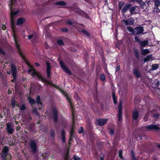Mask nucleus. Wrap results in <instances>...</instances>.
Returning a JSON list of instances; mask_svg holds the SVG:
<instances>
[{"mask_svg": "<svg viewBox=\"0 0 160 160\" xmlns=\"http://www.w3.org/2000/svg\"><path fill=\"white\" fill-rule=\"evenodd\" d=\"M10 7L11 9L10 17L11 22V27L12 30L13 32V35L14 39V41L16 44V47L18 51L19 54L20 55L22 58L24 59V57L23 56L21 51L20 46L18 43V42L17 37L15 33V25L14 19H15V16L19 12L18 11H17L15 12H13L12 8L10 6Z\"/></svg>", "mask_w": 160, "mask_h": 160, "instance_id": "nucleus-1", "label": "nucleus"}, {"mask_svg": "<svg viewBox=\"0 0 160 160\" xmlns=\"http://www.w3.org/2000/svg\"><path fill=\"white\" fill-rule=\"evenodd\" d=\"M27 64L30 68V69L28 71V72L29 74H31V75L33 77H37L39 79L41 80L43 82H46L49 84H51V83L46 79L42 77L40 73L36 71L34 69L33 67L30 64L28 63Z\"/></svg>", "mask_w": 160, "mask_h": 160, "instance_id": "nucleus-2", "label": "nucleus"}, {"mask_svg": "<svg viewBox=\"0 0 160 160\" xmlns=\"http://www.w3.org/2000/svg\"><path fill=\"white\" fill-rule=\"evenodd\" d=\"M8 148L4 146L2 149V152L1 153L2 158L5 160H9L11 158V155L8 153Z\"/></svg>", "mask_w": 160, "mask_h": 160, "instance_id": "nucleus-3", "label": "nucleus"}, {"mask_svg": "<svg viewBox=\"0 0 160 160\" xmlns=\"http://www.w3.org/2000/svg\"><path fill=\"white\" fill-rule=\"evenodd\" d=\"M7 128L6 130L8 133L11 134L14 131L13 127L11 124L8 122L6 124Z\"/></svg>", "mask_w": 160, "mask_h": 160, "instance_id": "nucleus-4", "label": "nucleus"}, {"mask_svg": "<svg viewBox=\"0 0 160 160\" xmlns=\"http://www.w3.org/2000/svg\"><path fill=\"white\" fill-rule=\"evenodd\" d=\"M122 102H120L119 104V110L118 112V120L119 121H121L122 119Z\"/></svg>", "mask_w": 160, "mask_h": 160, "instance_id": "nucleus-5", "label": "nucleus"}, {"mask_svg": "<svg viewBox=\"0 0 160 160\" xmlns=\"http://www.w3.org/2000/svg\"><path fill=\"white\" fill-rule=\"evenodd\" d=\"M59 63L62 69L66 72L69 74H71V72L66 67L62 61H59Z\"/></svg>", "mask_w": 160, "mask_h": 160, "instance_id": "nucleus-6", "label": "nucleus"}, {"mask_svg": "<svg viewBox=\"0 0 160 160\" xmlns=\"http://www.w3.org/2000/svg\"><path fill=\"white\" fill-rule=\"evenodd\" d=\"M108 121L107 119H102L98 120L96 122L98 125L102 126L105 124Z\"/></svg>", "mask_w": 160, "mask_h": 160, "instance_id": "nucleus-7", "label": "nucleus"}, {"mask_svg": "<svg viewBox=\"0 0 160 160\" xmlns=\"http://www.w3.org/2000/svg\"><path fill=\"white\" fill-rule=\"evenodd\" d=\"M134 30L136 34H142L144 31L143 27L141 26L136 27Z\"/></svg>", "mask_w": 160, "mask_h": 160, "instance_id": "nucleus-8", "label": "nucleus"}, {"mask_svg": "<svg viewBox=\"0 0 160 160\" xmlns=\"http://www.w3.org/2000/svg\"><path fill=\"white\" fill-rule=\"evenodd\" d=\"M122 22L125 25H132L134 23V20L132 18H129L127 20H124Z\"/></svg>", "mask_w": 160, "mask_h": 160, "instance_id": "nucleus-9", "label": "nucleus"}, {"mask_svg": "<svg viewBox=\"0 0 160 160\" xmlns=\"http://www.w3.org/2000/svg\"><path fill=\"white\" fill-rule=\"evenodd\" d=\"M30 145L32 152H35L37 149L36 143L34 141H32L31 142Z\"/></svg>", "mask_w": 160, "mask_h": 160, "instance_id": "nucleus-10", "label": "nucleus"}, {"mask_svg": "<svg viewBox=\"0 0 160 160\" xmlns=\"http://www.w3.org/2000/svg\"><path fill=\"white\" fill-rule=\"evenodd\" d=\"M11 69L12 71V75L13 76V78L14 79H15L16 78V69L14 65H11Z\"/></svg>", "mask_w": 160, "mask_h": 160, "instance_id": "nucleus-11", "label": "nucleus"}, {"mask_svg": "<svg viewBox=\"0 0 160 160\" xmlns=\"http://www.w3.org/2000/svg\"><path fill=\"white\" fill-rule=\"evenodd\" d=\"M37 37V35L36 33H33L28 37V38L30 40H31L32 42H33L35 40Z\"/></svg>", "mask_w": 160, "mask_h": 160, "instance_id": "nucleus-12", "label": "nucleus"}, {"mask_svg": "<svg viewBox=\"0 0 160 160\" xmlns=\"http://www.w3.org/2000/svg\"><path fill=\"white\" fill-rule=\"evenodd\" d=\"M47 68L46 69L47 76L48 78L50 77V66L49 63L47 62L46 63Z\"/></svg>", "mask_w": 160, "mask_h": 160, "instance_id": "nucleus-13", "label": "nucleus"}, {"mask_svg": "<svg viewBox=\"0 0 160 160\" xmlns=\"http://www.w3.org/2000/svg\"><path fill=\"white\" fill-rule=\"evenodd\" d=\"M146 128L148 129H158L159 128L157 126L154 125H151L146 126Z\"/></svg>", "mask_w": 160, "mask_h": 160, "instance_id": "nucleus-14", "label": "nucleus"}, {"mask_svg": "<svg viewBox=\"0 0 160 160\" xmlns=\"http://www.w3.org/2000/svg\"><path fill=\"white\" fill-rule=\"evenodd\" d=\"M25 19L23 18H20L17 21V25H19L22 24L25 21Z\"/></svg>", "mask_w": 160, "mask_h": 160, "instance_id": "nucleus-15", "label": "nucleus"}, {"mask_svg": "<svg viewBox=\"0 0 160 160\" xmlns=\"http://www.w3.org/2000/svg\"><path fill=\"white\" fill-rule=\"evenodd\" d=\"M138 116V112L135 110L133 111V118L134 120H136L137 119Z\"/></svg>", "mask_w": 160, "mask_h": 160, "instance_id": "nucleus-16", "label": "nucleus"}, {"mask_svg": "<svg viewBox=\"0 0 160 160\" xmlns=\"http://www.w3.org/2000/svg\"><path fill=\"white\" fill-rule=\"evenodd\" d=\"M153 59V57L152 55H149L148 56L145 58L144 59V62H146L149 61H152Z\"/></svg>", "mask_w": 160, "mask_h": 160, "instance_id": "nucleus-17", "label": "nucleus"}, {"mask_svg": "<svg viewBox=\"0 0 160 160\" xmlns=\"http://www.w3.org/2000/svg\"><path fill=\"white\" fill-rule=\"evenodd\" d=\"M57 111L56 109H54L53 110V114L54 116V120L56 122L58 121L57 119Z\"/></svg>", "mask_w": 160, "mask_h": 160, "instance_id": "nucleus-18", "label": "nucleus"}, {"mask_svg": "<svg viewBox=\"0 0 160 160\" xmlns=\"http://www.w3.org/2000/svg\"><path fill=\"white\" fill-rule=\"evenodd\" d=\"M130 5L129 4H127L125 5L123 8L122 12V13H125L128 9Z\"/></svg>", "mask_w": 160, "mask_h": 160, "instance_id": "nucleus-19", "label": "nucleus"}, {"mask_svg": "<svg viewBox=\"0 0 160 160\" xmlns=\"http://www.w3.org/2000/svg\"><path fill=\"white\" fill-rule=\"evenodd\" d=\"M148 43V42L147 40H144L140 41V44L141 47H143L146 46Z\"/></svg>", "mask_w": 160, "mask_h": 160, "instance_id": "nucleus-20", "label": "nucleus"}, {"mask_svg": "<svg viewBox=\"0 0 160 160\" xmlns=\"http://www.w3.org/2000/svg\"><path fill=\"white\" fill-rule=\"evenodd\" d=\"M61 139L63 142H65V131L63 130H62L61 132Z\"/></svg>", "mask_w": 160, "mask_h": 160, "instance_id": "nucleus-21", "label": "nucleus"}, {"mask_svg": "<svg viewBox=\"0 0 160 160\" xmlns=\"http://www.w3.org/2000/svg\"><path fill=\"white\" fill-rule=\"evenodd\" d=\"M58 89L64 95H65L66 96L67 99L68 100L69 102L70 103L71 106V107H72V104H71V102H70V100L69 99L68 97L66 94L65 93V92H64V91L63 90H62V89L61 88H58Z\"/></svg>", "mask_w": 160, "mask_h": 160, "instance_id": "nucleus-22", "label": "nucleus"}, {"mask_svg": "<svg viewBox=\"0 0 160 160\" xmlns=\"http://www.w3.org/2000/svg\"><path fill=\"white\" fill-rule=\"evenodd\" d=\"M127 29L128 32L131 33L132 34H133L135 33V30L132 28L129 27L127 28Z\"/></svg>", "mask_w": 160, "mask_h": 160, "instance_id": "nucleus-23", "label": "nucleus"}, {"mask_svg": "<svg viewBox=\"0 0 160 160\" xmlns=\"http://www.w3.org/2000/svg\"><path fill=\"white\" fill-rule=\"evenodd\" d=\"M133 73L137 78L140 77V73L137 69H134L133 71Z\"/></svg>", "mask_w": 160, "mask_h": 160, "instance_id": "nucleus-24", "label": "nucleus"}, {"mask_svg": "<svg viewBox=\"0 0 160 160\" xmlns=\"http://www.w3.org/2000/svg\"><path fill=\"white\" fill-rule=\"evenodd\" d=\"M149 50L147 49L141 50V54L142 55L147 54L149 53Z\"/></svg>", "mask_w": 160, "mask_h": 160, "instance_id": "nucleus-25", "label": "nucleus"}, {"mask_svg": "<svg viewBox=\"0 0 160 160\" xmlns=\"http://www.w3.org/2000/svg\"><path fill=\"white\" fill-rule=\"evenodd\" d=\"M28 98L29 102L31 104L34 103L36 102V101L34 99L31 98L30 97H28Z\"/></svg>", "mask_w": 160, "mask_h": 160, "instance_id": "nucleus-26", "label": "nucleus"}, {"mask_svg": "<svg viewBox=\"0 0 160 160\" xmlns=\"http://www.w3.org/2000/svg\"><path fill=\"white\" fill-rule=\"evenodd\" d=\"M153 1L157 7H158L160 5V0H153Z\"/></svg>", "mask_w": 160, "mask_h": 160, "instance_id": "nucleus-27", "label": "nucleus"}, {"mask_svg": "<svg viewBox=\"0 0 160 160\" xmlns=\"http://www.w3.org/2000/svg\"><path fill=\"white\" fill-rule=\"evenodd\" d=\"M56 4L58 5H65L66 3L65 2L63 1L58 2H56Z\"/></svg>", "mask_w": 160, "mask_h": 160, "instance_id": "nucleus-28", "label": "nucleus"}, {"mask_svg": "<svg viewBox=\"0 0 160 160\" xmlns=\"http://www.w3.org/2000/svg\"><path fill=\"white\" fill-rule=\"evenodd\" d=\"M152 70H155L158 68V66L157 64H155L152 66Z\"/></svg>", "mask_w": 160, "mask_h": 160, "instance_id": "nucleus-29", "label": "nucleus"}, {"mask_svg": "<svg viewBox=\"0 0 160 160\" xmlns=\"http://www.w3.org/2000/svg\"><path fill=\"white\" fill-rule=\"evenodd\" d=\"M135 10V7H133L131 8L130 9V12L132 14L134 13V12Z\"/></svg>", "mask_w": 160, "mask_h": 160, "instance_id": "nucleus-30", "label": "nucleus"}, {"mask_svg": "<svg viewBox=\"0 0 160 160\" xmlns=\"http://www.w3.org/2000/svg\"><path fill=\"white\" fill-rule=\"evenodd\" d=\"M38 104H42V103L40 102V98L39 96H37L36 98Z\"/></svg>", "mask_w": 160, "mask_h": 160, "instance_id": "nucleus-31", "label": "nucleus"}, {"mask_svg": "<svg viewBox=\"0 0 160 160\" xmlns=\"http://www.w3.org/2000/svg\"><path fill=\"white\" fill-rule=\"evenodd\" d=\"M100 78L102 81H104L105 80V77L104 74H101L100 75Z\"/></svg>", "mask_w": 160, "mask_h": 160, "instance_id": "nucleus-32", "label": "nucleus"}, {"mask_svg": "<svg viewBox=\"0 0 160 160\" xmlns=\"http://www.w3.org/2000/svg\"><path fill=\"white\" fill-rule=\"evenodd\" d=\"M57 43L58 44L62 45L63 44V41L62 40H59L57 41Z\"/></svg>", "mask_w": 160, "mask_h": 160, "instance_id": "nucleus-33", "label": "nucleus"}, {"mask_svg": "<svg viewBox=\"0 0 160 160\" xmlns=\"http://www.w3.org/2000/svg\"><path fill=\"white\" fill-rule=\"evenodd\" d=\"M119 156L120 158L121 159H123V157L122 155V150H120L119 151Z\"/></svg>", "mask_w": 160, "mask_h": 160, "instance_id": "nucleus-34", "label": "nucleus"}, {"mask_svg": "<svg viewBox=\"0 0 160 160\" xmlns=\"http://www.w3.org/2000/svg\"><path fill=\"white\" fill-rule=\"evenodd\" d=\"M26 109V107L24 104L22 105L20 107V109L21 110H23Z\"/></svg>", "mask_w": 160, "mask_h": 160, "instance_id": "nucleus-35", "label": "nucleus"}, {"mask_svg": "<svg viewBox=\"0 0 160 160\" xmlns=\"http://www.w3.org/2000/svg\"><path fill=\"white\" fill-rule=\"evenodd\" d=\"M82 32L84 34L87 35V36H89V34L87 31L84 30H83L82 31Z\"/></svg>", "mask_w": 160, "mask_h": 160, "instance_id": "nucleus-36", "label": "nucleus"}, {"mask_svg": "<svg viewBox=\"0 0 160 160\" xmlns=\"http://www.w3.org/2000/svg\"><path fill=\"white\" fill-rule=\"evenodd\" d=\"M134 54L136 57H138L139 56V53L138 51L136 50L134 51Z\"/></svg>", "mask_w": 160, "mask_h": 160, "instance_id": "nucleus-37", "label": "nucleus"}, {"mask_svg": "<svg viewBox=\"0 0 160 160\" xmlns=\"http://www.w3.org/2000/svg\"><path fill=\"white\" fill-rule=\"evenodd\" d=\"M135 41L138 42H140V39L138 38L136 36L135 37Z\"/></svg>", "mask_w": 160, "mask_h": 160, "instance_id": "nucleus-38", "label": "nucleus"}, {"mask_svg": "<svg viewBox=\"0 0 160 160\" xmlns=\"http://www.w3.org/2000/svg\"><path fill=\"white\" fill-rule=\"evenodd\" d=\"M131 153L132 155V158L133 159V160H135L133 152L132 151H131Z\"/></svg>", "mask_w": 160, "mask_h": 160, "instance_id": "nucleus-39", "label": "nucleus"}, {"mask_svg": "<svg viewBox=\"0 0 160 160\" xmlns=\"http://www.w3.org/2000/svg\"><path fill=\"white\" fill-rule=\"evenodd\" d=\"M51 135L52 137H53L55 135V131L52 130L51 131Z\"/></svg>", "mask_w": 160, "mask_h": 160, "instance_id": "nucleus-40", "label": "nucleus"}, {"mask_svg": "<svg viewBox=\"0 0 160 160\" xmlns=\"http://www.w3.org/2000/svg\"><path fill=\"white\" fill-rule=\"evenodd\" d=\"M0 53L2 54H5V52L0 47Z\"/></svg>", "mask_w": 160, "mask_h": 160, "instance_id": "nucleus-41", "label": "nucleus"}, {"mask_svg": "<svg viewBox=\"0 0 160 160\" xmlns=\"http://www.w3.org/2000/svg\"><path fill=\"white\" fill-rule=\"evenodd\" d=\"M73 158H74V160H80V158L77 157L75 156H73Z\"/></svg>", "mask_w": 160, "mask_h": 160, "instance_id": "nucleus-42", "label": "nucleus"}, {"mask_svg": "<svg viewBox=\"0 0 160 160\" xmlns=\"http://www.w3.org/2000/svg\"><path fill=\"white\" fill-rule=\"evenodd\" d=\"M15 101L13 100H12L11 102L12 105L13 106H15Z\"/></svg>", "mask_w": 160, "mask_h": 160, "instance_id": "nucleus-43", "label": "nucleus"}, {"mask_svg": "<svg viewBox=\"0 0 160 160\" xmlns=\"http://www.w3.org/2000/svg\"><path fill=\"white\" fill-rule=\"evenodd\" d=\"M82 131H83V128L82 127H81L80 128V129H79V130H78V132L79 133H81L82 132Z\"/></svg>", "mask_w": 160, "mask_h": 160, "instance_id": "nucleus-44", "label": "nucleus"}, {"mask_svg": "<svg viewBox=\"0 0 160 160\" xmlns=\"http://www.w3.org/2000/svg\"><path fill=\"white\" fill-rule=\"evenodd\" d=\"M148 114H146L145 116V117L144 118V121H146L147 119V117L148 116Z\"/></svg>", "mask_w": 160, "mask_h": 160, "instance_id": "nucleus-45", "label": "nucleus"}, {"mask_svg": "<svg viewBox=\"0 0 160 160\" xmlns=\"http://www.w3.org/2000/svg\"><path fill=\"white\" fill-rule=\"evenodd\" d=\"M33 112L35 113L37 115H38V113L37 112V109H35V110H33Z\"/></svg>", "mask_w": 160, "mask_h": 160, "instance_id": "nucleus-46", "label": "nucleus"}, {"mask_svg": "<svg viewBox=\"0 0 160 160\" xmlns=\"http://www.w3.org/2000/svg\"><path fill=\"white\" fill-rule=\"evenodd\" d=\"M110 133L112 134H114V130L112 129H111L110 131Z\"/></svg>", "mask_w": 160, "mask_h": 160, "instance_id": "nucleus-47", "label": "nucleus"}, {"mask_svg": "<svg viewBox=\"0 0 160 160\" xmlns=\"http://www.w3.org/2000/svg\"><path fill=\"white\" fill-rule=\"evenodd\" d=\"M140 4L142 5V6L143 7L145 4V3L143 2L142 1V3H140Z\"/></svg>", "mask_w": 160, "mask_h": 160, "instance_id": "nucleus-48", "label": "nucleus"}, {"mask_svg": "<svg viewBox=\"0 0 160 160\" xmlns=\"http://www.w3.org/2000/svg\"><path fill=\"white\" fill-rule=\"evenodd\" d=\"M123 5V3H119V7L120 9H121V8L122 7Z\"/></svg>", "mask_w": 160, "mask_h": 160, "instance_id": "nucleus-49", "label": "nucleus"}, {"mask_svg": "<svg viewBox=\"0 0 160 160\" xmlns=\"http://www.w3.org/2000/svg\"><path fill=\"white\" fill-rule=\"evenodd\" d=\"M74 132V131L73 128H72L71 130V135L72 136V135L73 133Z\"/></svg>", "mask_w": 160, "mask_h": 160, "instance_id": "nucleus-50", "label": "nucleus"}, {"mask_svg": "<svg viewBox=\"0 0 160 160\" xmlns=\"http://www.w3.org/2000/svg\"><path fill=\"white\" fill-rule=\"evenodd\" d=\"M113 101L114 103H117V101L116 100V98H113Z\"/></svg>", "mask_w": 160, "mask_h": 160, "instance_id": "nucleus-51", "label": "nucleus"}, {"mask_svg": "<svg viewBox=\"0 0 160 160\" xmlns=\"http://www.w3.org/2000/svg\"><path fill=\"white\" fill-rule=\"evenodd\" d=\"M72 118H73V122H74V113L73 111H72Z\"/></svg>", "mask_w": 160, "mask_h": 160, "instance_id": "nucleus-52", "label": "nucleus"}, {"mask_svg": "<svg viewBox=\"0 0 160 160\" xmlns=\"http://www.w3.org/2000/svg\"><path fill=\"white\" fill-rule=\"evenodd\" d=\"M136 1H137V2L138 3H139V4L140 3H142V0H137Z\"/></svg>", "mask_w": 160, "mask_h": 160, "instance_id": "nucleus-53", "label": "nucleus"}, {"mask_svg": "<svg viewBox=\"0 0 160 160\" xmlns=\"http://www.w3.org/2000/svg\"><path fill=\"white\" fill-rule=\"evenodd\" d=\"M68 152L67 153L66 157H65V160H68Z\"/></svg>", "mask_w": 160, "mask_h": 160, "instance_id": "nucleus-54", "label": "nucleus"}, {"mask_svg": "<svg viewBox=\"0 0 160 160\" xmlns=\"http://www.w3.org/2000/svg\"><path fill=\"white\" fill-rule=\"evenodd\" d=\"M120 70L119 67H118L116 69V71L117 72Z\"/></svg>", "mask_w": 160, "mask_h": 160, "instance_id": "nucleus-55", "label": "nucleus"}, {"mask_svg": "<svg viewBox=\"0 0 160 160\" xmlns=\"http://www.w3.org/2000/svg\"><path fill=\"white\" fill-rule=\"evenodd\" d=\"M20 127H18L17 128V131H19L20 129Z\"/></svg>", "mask_w": 160, "mask_h": 160, "instance_id": "nucleus-56", "label": "nucleus"}, {"mask_svg": "<svg viewBox=\"0 0 160 160\" xmlns=\"http://www.w3.org/2000/svg\"><path fill=\"white\" fill-rule=\"evenodd\" d=\"M153 117L156 118H158V114L153 115Z\"/></svg>", "mask_w": 160, "mask_h": 160, "instance_id": "nucleus-57", "label": "nucleus"}, {"mask_svg": "<svg viewBox=\"0 0 160 160\" xmlns=\"http://www.w3.org/2000/svg\"><path fill=\"white\" fill-rule=\"evenodd\" d=\"M112 98H115V94L114 92L112 94Z\"/></svg>", "mask_w": 160, "mask_h": 160, "instance_id": "nucleus-58", "label": "nucleus"}, {"mask_svg": "<svg viewBox=\"0 0 160 160\" xmlns=\"http://www.w3.org/2000/svg\"><path fill=\"white\" fill-rule=\"evenodd\" d=\"M15 105L17 107H18L19 106V104L18 103H17V102H16Z\"/></svg>", "mask_w": 160, "mask_h": 160, "instance_id": "nucleus-59", "label": "nucleus"}, {"mask_svg": "<svg viewBox=\"0 0 160 160\" xmlns=\"http://www.w3.org/2000/svg\"><path fill=\"white\" fill-rule=\"evenodd\" d=\"M67 22H68V23L69 24H72V22L70 21H68Z\"/></svg>", "mask_w": 160, "mask_h": 160, "instance_id": "nucleus-60", "label": "nucleus"}, {"mask_svg": "<svg viewBox=\"0 0 160 160\" xmlns=\"http://www.w3.org/2000/svg\"><path fill=\"white\" fill-rule=\"evenodd\" d=\"M2 29L4 30L6 29V27L5 26H3L2 27Z\"/></svg>", "mask_w": 160, "mask_h": 160, "instance_id": "nucleus-61", "label": "nucleus"}, {"mask_svg": "<svg viewBox=\"0 0 160 160\" xmlns=\"http://www.w3.org/2000/svg\"><path fill=\"white\" fill-rule=\"evenodd\" d=\"M35 64L36 66H38L39 65V64L38 63H35Z\"/></svg>", "mask_w": 160, "mask_h": 160, "instance_id": "nucleus-62", "label": "nucleus"}, {"mask_svg": "<svg viewBox=\"0 0 160 160\" xmlns=\"http://www.w3.org/2000/svg\"><path fill=\"white\" fill-rule=\"evenodd\" d=\"M63 31L64 32H67L68 31V29L66 28L64 29L63 30Z\"/></svg>", "mask_w": 160, "mask_h": 160, "instance_id": "nucleus-63", "label": "nucleus"}, {"mask_svg": "<svg viewBox=\"0 0 160 160\" xmlns=\"http://www.w3.org/2000/svg\"><path fill=\"white\" fill-rule=\"evenodd\" d=\"M13 0H11V5L12 6V4Z\"/></svg>", "mask_w": 160, "mask_h": 160, "instance_id": "nucleus-64", "label": "nucleus"}]
</instances>
